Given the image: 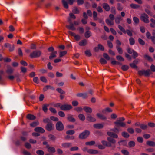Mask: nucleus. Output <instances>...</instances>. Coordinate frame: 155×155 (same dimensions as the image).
Masks as SVG:
<instances>
[{
    "instance_id": "53",
    "label": "nucleus",
    "mask_w": 155,
    "mask_h": 155,
    "mask_svg": "<svg viewBox=\"0 0 155 155\" xmlns=\"http://www.w3.org/2000/svg\"><path fill=\"white\" fill-rule=\"evenodd\" d=\"M121 152L124 155H129V153L128 152L125 150H121Z\"/></svg>"
},
{
    "instance_id": "64",
    "label": "nucleus",
    "mask_w": 155,
    "mask_h": 155,
    "mask_svg": "<svg viewBox=\"0 0 155 155\" xmlns=\"http://www.w3.org/2000/svg\"><path fill=\"white\" fill-rule=\"evenodd\" d=\"M129 133L130 134H133L134 132V130L132 128H129L127 130Z\"/></svg>"
},
{
    "instance_id": "1",
    "label": "nucleus",
    "mask_w": 155,
    "mask_h": 155,
    "mask_svg": "<svg viewBox=\"0 0 155 155\" xmlns=\"http://www.w3.org/2000/svg\"><path fill=\"white\" fill-rule=\"evenodd\" d=\"M125 119L124 117H120L116 121L114 122L115 124L114 128L110 130V131L118 133L121 130L119 127H125L126 126V123L123 121Z\"/></svg>"
},
{
    "instance_id": "5",
    "label": "nucleus",
    "mask_w": 155,
    "mask_h": 155,
    "mask_svg": "<svg viewBox=\"0 0 155 155\" xmlns=\"http://www.w3.org/2000/svg\"><path fill=\"white\" fill-rule=\"evenodd\" d=\"M72 106L70 104H65L61 105L60 107L61 110L64 111L69 110L72 108Z\"/></svg>"
},
{
    "instance_id": "23",
    "label": "nucleus",
    "mask_w": 155,
    "mask_h": 155,
    "mask_svg": "<svg viewBox=\"0 0 155 155\" xmlns=\"http://www.w3.org/2000/svg\"><path fill=\"white\" fill-rule=\"evenodd\" d=\"M92 35L91 32L89 31H86L84 33V36L86 38H88Z\"/></svg>"
},
{
    "instance_id": "22",
    "label": "nucleus",
    "mask_w": 155,
    "mask_h": 155,
    "mask_svg": "<svg viewBox=\"0 0 155 155\" xmlns=\"http://www.w3.org/2000/svg\"><path fill=\"white\" fill-rule=\"evenodd\" d=\"M106 23L109 25L112 26L114 25V23L113 21L107 19L106 20Z\"/></svg>"
},
{
    "instance_id": "19",
    "label": "nucleus",
    "mask_w": 155,
    "mask_h": 155,
    "mask_svg": "<svg viewBox=\"0 0 155 155\" xmlns=\"http://www.w3.org/2000/svg\"><path fill=\"white\" fill-rule=\"evenodd\" d=\"M103 8L106 11H108L110 10L109 5L106 3H104L103 4Z\"/></svg>"
},
{
    "instance_id": "36",
    "label": "nucleus",
    "mask_w": 155,
    "mask_h": 155,
    "mask_svg": "<svg viewBox=\"0 0 155 155\" xmlns=\"http://www.w3.org/2000/svg\"><path fill=\"white\" fill-rule=\"evenodd\" d=\"M27 118L29 120H33L35 119V117L33 115L29 114L27 115Z\"/></svg>"
},
{
    "instance_id": "26",
    "label": "nucleus",
    "mask_w": 155,
    "mask_h": 155,
    "mask_svg": "<svg viewBox=\"0 0 155 155\" xmlns=\"http://www.w3.org/2000/svg\"><path fill=\"white\" fill-rule=\"evenodd\" d=\"M107 140L109 141L108 142L113 144H114L116 143V140L114 139L111 138L110 137H108L107 138Z\"/></svg>"
},
{
    "instance_id": "44",
    "label": "nucleus",
    "mask_w": 155,
    "mask_h": 155,
    "mask_svg": "<svg viewBox=\"0 0 155 155\" xmlns=\"http://www.w3.org/2000/svg\"><path fill=\"white\" fill-rule=\"evenodd\" d=\"M130 7L133 8L137 9L139 7L138 5L132 4L130 5Z\"/></svg>"
},
{
    "instance_id": "60",
    "label": "nucleus",
    "mask_w": 155,
    "mask_h": 155,
    "mask_svg": "<svg viewBox=\"0 0 155 155\" xmlns=\"http://www.w3.org/2000/svg\"><path fill=\"white\" fill-rule=\"evenodd\" d=\"M100 62L102 64H105L107 63L106 61L103 58H101L100 59Z\"/></svg>"
},
{
    "instance_id": "13",
    "label": "nucleus",
    "mask_w": 155,
    "mask_h": 155,
    "mask_svg": "<svg viewBox=\"0 0 155 155\" xmlns=\"http://www.w3.org/2000/svg\"><path fill=\"white\" fill-rule=\"evenodd\" d=\"M96 116L98 118L103 120H105L107 119L106 117L105 116L100 113H97Z\"/></svg>"
},
{
    "instance_id": "31",
    "label": "nucleus",
    "mask_w": 155,
    "mask_h": 155,
    "mask_svg": "<svg viewBox=\"0 0 155 155\" xmlns=\"http://www.w3.org/2000/svg\"><path fill=\"white\" fill-rule=\"evenodd\" d=\"M151 74V72L150 70H147L146 71L144 70V75L145 76H149Z\"/></svg>"
},
{
    "instance_id": "16",
    "label": "nucleus",
    "mask_w": 155,
    "mask_h": 155,
    "mask_svg": "<svg viewBox=\"0 0 155 155\" xmlns=\"http://www.w3.org/2000/svg\"><path fill=\"white\" fill-rule=\"evenodd\" d=\"M83 110L86 113H91L92 111V109L90 107H84Z\"/></svg>"
},
{
    "instance_id": "11",
    "label": "nucleus",
    "mask_w": 155,
    "mask_h": 155,
    "mask_svg": "<svg viewBox=\"0 0 155 155\" xmlns=\"http://www.w3.org/2000/svg\"><path fill=\"white\" fill-rule=\"evenodd\" d=\"M107 134L109 136L114 138H118V135L116 133L111 131H108L107 132Z\"/></svg>"
},
{
    "instance_id": "62",
    "label": "nucleus",
    "mask_w": 155,
    "mask_h": 155,
    "mask_svg": "<svg viewBox=\"0 0 155 155\" xmlns=\"http://www.w3.org/2000/svg\"><path fill=\"white\" fill-rule=\"evenodd\" d=\"M153 36L151 37L152 41L153 44H155V33L153 32Z\"/></svg>"
},
{
    "instance_id": "25",
    "label": "nucleus",
    "mask_w": 155,
    "mask_h": 155,
    "mask_svg": "<svg viewBox=\"0 0 155 155\" xmlns=\"http://www.w3.org/2000/svg\"><path fill=\"white\" fill-rule=\"evenodd\" d=\"M77 96L79 97H82L84 98H85L87 97V94L86 93H78L77 94Z\"/></svg>"
},
{
    "instance_id": "20",
    "label": "nucleus",
    "mask_w": 155,
    "mask_h": 155,
    "mask_svg": "<svg viewBox=\"0 0 155 155\" xmlns=\"http://www.w3.org/2000/svg\"><path fill=\"white\" fill-rule=\"evenodd\" d=\"M94 127L97 129H101L103 127V125L102 124H96L93 125Z\"/></svg>"
},
{
    "instance_id": "49",
    "label": "nucleus",
    "mask_w": 155,
    "mask_h": 155,
    "mask_svg": "<svg viewBox=\"0 0 155 155\" xmlns=\"http://www.w3.org/2000/svg\"><path fill=\"white\" fill-rule=\"evenodd\" d=\"M140 127L143 130H145L147 129V126L144 124H140Z\"/></svg>"
},
{
    "instance_id": "28",
    "label": "nucleus",
    "mask_w": 155,
    "mask_h": 155,
    "mask_svg": "<svg viewBox=\"0 0 155 155\" xmlns=\"http://www.w3.org/2000/svg\"><path fill=\"white\" fill-rule=\"evenodd\" d=\"M49 89L54 90V88L53 87H52L50 85H47L43 88V90L44 91H45Z\"/></svg>"
},
{
    "instance_id": "59",
    "label": "nucleus",
    "mask_w": 155,
    "mask_h": 155,
    "mask_svg": "<svg viewBox=\"0 0 155 155\" xmlns=\"http://www.w3.org/2000/svg\"><path fill=\"white\" fill-rule=\"evenodd\" d=\"M39 124V123L38 122H35L32 123H31L30 125L31 127H35Z\"/></svg>"
},
{
    "instance_id": "18",
    "label": "nucleus",
    "mask_w": 155,
    "mask_h": 155,
    "mask_svg": "<svg viewBox=\"0 0 155 155\" xmlns=\"http://www.w3.org/2000/svg\"><path fill=\"white\" fill-rule=\"evenodd\" d=\"M34 130L35 131L37 132L43 133L45 132V130L41 127H38L35 128Z\"/></svg>"
},
{
    "instance_id": "24",
    "label": "nucleus",
    "mask_w": 155,
    "mask_h": 155,
    "mask_svg": "<svg viewBox=\"0 0 155 155\" xmlns=\"http://www.w3.org/2000/svg\"><path fill=\"white\" fill-rule=\"evenodd\" d=\"M67 119L69 121L71 122H74L75 121V119L72 116L70 115H68Z\"/></svg>"
},
{
    "instance_id": "17",
    "label": "nucleus",
    "mask_w": 155,
    "mask_h": 155,
    "mask_svg": "<svg viewBox=\"0 0 155 155\" xmlns=\"http://www.w3.org/2000/svg\"><path fill=\"white\" fill-rule=\"evenodd\" d=\"M87 44V41L86 39L81 40L79 43V45L80 46H84Z\"/></svg>"
},
{
    "instance_id": "63",
    "label": "nucleus",
    "mask_w": 155,
    "mask_h": 155,
    "mask_svg": "<svg viewBox=\"0 0 155 155\" xmlns=\"http://www.w3.org/2000/svg\"><path fill=\"white\" fill-rule=\"evenodd\" d=\"M133 20L134 22L136 24L138 23L139 22V19L137 17H134L133 18Z\"/></svg>"
},
{
    "instance_id": "27",
    "label": "nucleus",
    "mask_w": 155,
    "mask_h": 155,
    "mask_svg": "<svg viewBox=\"0 0 155 155\" xmlns=\"http://www.w3.org/2000/svg\"><path fill=\"white\" fill-rule=\"evenodd\" d=\"M122 18L120 16L117 17L115 18V21L116 23L119 24L120 21L122 20Z\"/></svg>"
},
{
    "instance_id": "56",
    "label": "nucleus",
    "mask_w": 155,
    "mask_h": 155,
    "mask_svg": "<svg viewBox=\"0 0 155 155\" xmlns=\"http://www.w3.org/2000/svg\"><path fill=\"white\" fill-rule=\"evenodd\" d=\"M129 68V67L127 65H124L122 66L121 69L124 71H126Z\"/></svg>"
},
{
    "instance_id": "12",
    "label": "nucleus",
    "mask_w": 155,
    "mask_h": 155,
    "mask_svg": "<svg viewBox=\"0 0 155 155\" xmlns=\"http://www.w3.org/2000/svg\"><path fill=\"white\" fill-rule=\"evenodd\" d=\"M87 120L88 121L90 122H94L96 121V119L90 115H87Z\"/></svg>"
},
{
    "instance_id": "54",
    "label": "nucleus",
    "mask_w": 155,
    "mask_h": 155,
    "mask_svg": "<svg viewBox=\"0 0 155 155\" xmlns=\"http://www.w3.org/2000/svg\"><path fill=\"white\" fill-rule=\"evenodd\" d=\"M85 53L86 55L88 56H91V53L90 51L89 50H87L85 52Z\"/></svg>"
},
{
    "instance_id": "55",
    "label": "nucleus",
    "mask_w": 155,
    "mask_h": 155,
    "mask_svg": "<svg viewBox=\"0 0 155 155\" xmlns=\"http://www.w3.org/2000/svg\"><path fill=\"white\" fill-rule=\"evenodd\" d=\"M37 153L39 155H43L44 154V152L42 150H39L36 151Z\"/></svg>"
},
{
    "instance_id": "34",
    "label": "nucleus",
    "mask_w": 155,
    "mask_h": 155,
    "mask_svg": "<svg viewBox=\"0 0 155 155\" xmlns=\"http://www.w3.org/2000/svg\"><path fill=\"white\" fill-rule=\"evenodd\" d=\"M62 2L64 7L66 8H68V6L67 2L64 0H62Z\"/></svg>"
},
{
    "instance_id": "14",
    "label": "nucleus",
    "mask_w": 155,
    "mask_h": 155,
    "mask_svg": "<svg viewBox=\"0 0 155 155\" xmlns=\"http://www.w3.org/2000/svg\"><path fill=\"white\" fill-rule=\"evenodd\" d=\"M101 143L105 147H110L111 146V143L104 140L101 141Z\"/></svg>"
},
{
    "instance_id": "52",
    "label": "nucleus",
    "mask_w": 155,
    "mask_h": 155,
    "mask_svg": "<svg viewBox=\"0 0 155 155\" xmlns=\"http://www.w3.org/2000/svg\"><path fill=\"white\" fill-rule=\"evenodd\" d=\"M144 57L146 59L150 61H153L152 58L149 56L147 55H145Z\"/></svg>"
},
{
    "instance_id": "30",
    "label": "nucleus",
    "mask_w": 155,
    "mask_h": 155,
    "mask_svg": "<svg viewBox=\"0 0 155 155\" xmlns=\"http://www.w3.org/2000/svg\"><path fill=\"white\" fill-rule=\"evenodd\" d=\"M79 118L81 121H84L85 120V117L84 115L82 114H80L78 116Z\"/></svg>"
},
{
    "instance_id": "51",
    "label": "nucleus",
    "mask_w": 155,
    "mask_h": 155,
    "mask_svg": "<svg viewBox=\"0 0 155 155\" xmlns=\"http://www.w3.org/2000/svg\"><path fill=\"white\" fill-rule=\"evenodd\" d=\"M48 137L51 140L54 141L55 139V137L52 135H49Z\"/></svg>"
},
{
    "instance_id": "42",
    "label": "nucleus",
    "mask_w": 155,
    "mask_h": 155,
    "mask_svg": "<svg viewBox=\"0 0 155 155\" xmlns=\"http://www.w3.org/2000/svg\"><path fill=\"white\" fill-rule=\"evenodd\" d=\"M56 90L60 94H65V91L60 88H58Z\"/></svg>"
},
{
    "instance_id": "15",
    "label": "nucleus",
    "mask_w": 155,
    "mask_h": 155,
    "mask_svg": "<svg viewBox=\"0 0 155 155\" xmlns=\"http://www.w3.org/2000/svg\"><path fill=\"white\" fill-rule=\"evenodd\" d=\"M87 152L90 154H96L98 153V151L95 150L89 149L87 150Z\"/></svg>"
},
{
    "instance_id": "8",
    "label": "nucleus",
    "mask_w": 155,
    "mask_h": 155,
    "mask_svg": "<svg viewBox=\"0 0 155 155\" xmlns=\"http://www.w3.org/2000/svg\"><path fill=\"white\" fill-rule=\"evenodd\" d=\"M69 33L70 35L74 37L76 40L78 41L81 38V37L79 35H76L75 33L73 32L69 31Z\"/></svg>"
},
{
    "instance_id": "50",
    "label": "nucleus",
    "mask_w": 155,
    "mask_h": 155,
    "mask_svg": "<svg viewBox=\"0 0 155 155\" xmlns=\"http://www.w3.org/2000/svg\"><path fill=\"white\" fill-rule=\"evenodd\" d=\"M58 115L61 117H64L65 116L64 113L63 111H60L58 112Z\"/></svg>"
},
{
    "instance_id": "43",
    "label": "nucleus",
    "mask_w": 155,
    "mask_h": 155,
    "mask_svg": "<svg viewBox=\"0 0 155 155\" xmlns=\"http://www.w3.org/2000/svg\"><path fill=\"white\" fill-rule=\"evenodd\" d=\"M118 28H119V29L124 33L125 34L126 33V31L125 30V29L120 25H118Z\"/></svg>"
},
{
    "instance_id": "48",
    "label": "nucleus",
    "mask_w": 155,
    "mask_h": 155,
    "mask_svg": "<svg viewBox=\"0 0 155 155\" xmlns=\"http://www.w3.org/2000/svg\"><path fill=\"white\" fill-rule=\"evenodd\" d=\"M50 119L54 121H58L59 120V119L57 117L54 116H51L50 118Z\"/></svg>"
},
{
    "instance_id": "58",
    "label": "nucleus",
    "mask_w": 155,
    "mask_h": 155,
    "mask_svg": "<svg viewBox=\"0 0 155 155\" xmlns=\"http://www.w3.org/2000/svg\"><path fill=\"white\" fill-rule=\"evenodd\" d=\"M78 103L77 101L74 100L72 101V104L74 106H76L78 105Z\"/></svg>"
},
{
    "instance_id": "3",
    "label": "nucleus",
    "mask_w": 155,
    "mask_h": 155,
    "mask_svg": "<svg viewBox=\"0 0 155 155\" xmlns=\"http://www.w3.org/2000/svg\"><path fill=\"white\" fill-rule=\"evenodd\" d=\"M41 52L39 50H36L31 53L30 56L31 58H38L41 55Z\"/></svg>"
},
{
    "instance_id": "40",
    "label": "nucleus",
    "mask_w": 155,
    "mask_h": 155,
    "mask_svg": "<svg viewBox=\"0 0 155 155\" xmlns=\"http://www.w3.org/2000/svg\"><path fill=\"white\" fill-rule=\"evenodd\" d=\"M150 21L152 23L150 24V26L152 27H155V20L153 18L150 19Z\"/></svg>"
},
{
    "instance_id": "9",
    "label": "nucleus",
    "mask_w": 155,
    "mask_h": 155,
    "mask_svg": "<svg viewBox=\"0 0 155 155\" xmlns=\"http://www.w3.org/2000/svg\"><path fill=\"white\" fill-rule=\"evenodd\" d=\"M54 125H53L51 123H48L46 126V129L47 130L50 131L52 130L54 127Z\"/></svg>"
},
{
    "instance_id": "10",
    "label": "nucleus",
    "mask_w": 155,
    "mask_h": 155,
    "mask_svg": "<svg viewBox=\"0 0 155 155\" xmlns=\"http://www.w3.org/2000/svg\"><path fill=\"white\" fill-rule=\"evenodd\" d=\"M46 148L47 149L48 151L50 153H54L55 152V150L54 147H50L48 145H47Z\"/></svg>"
},
{
    "instance_id": "35",
    "label": "nucleus",
    "mask_w": 155,
    "mask_h": 155,
    "mask_svg": "<svg viewBox=\"0 0 155 155\" xmlns=\"http://www.w3.org/2000/svg\"><path fill=\"white\" fill-rule=\"evenodd\" d=\"M95 144V142L92 141L89 142H87L85 143V144L86 145L92 146Z\"/></svg>"
},
{
    "instance_id": "6",
    "label": "nucleus",
    "mask_w": 155,
    "mask_h": 155,
    "mask_svg": "<svg viewBox=\"0 0 155 155\" xmlns=\"http://www.w3.org/2000/svg\"><path fill=\"white\" fill-rule=\"evenodd\" d=\"M56 129L59 131H61L64 129V126L63 124L61 121H58L56 124Z\"/></svg>"
},
{
    "instance_id": "4",
    "label": "nucleus",
    "mask_w": 155,
    "mask_h": 155,
    "mask_svg": "<svg viewBox=\"0 0 155 155\" xmlns=\"http://www.w3.org/2000/svg\"><path fill=\"white\" fill-rule=\"evenodd\" d=\"M148 18V16L145 13L141 14L140 17L141 20L142 21H143L144 23H148L149 22Z\"/></svg>"
},
{
    "instance_id": "39",
    "label": "nucleus",
    "mask_w": 155,
    "mask_h": 155,
    "mask_svg": "<svg viewBox=\"0 0 155 155\" xmlns=\"http://www.w3.org/2000/svg\"><path fill=\"white\" fill-rule=\"evenodd\" d=\"M106 111L108 112H112V110L110 108L107 107L105 109L103 110L102 111V112L104 113H105Z\"/></svg>"
},
{
    "instance_id": "45",
    "label": "nucleus",
    "mask_w": 155,
    "mask_h": 155,
    "mask_svg": "<svg viewBox=\"0 0 155 155\" xmlns=\"http://www.w3.org/2000/svg\"><path fill=\"white\" fill-rule=\"evenodd\" d=\"M122 136L125 138H128L129 137V134L127 132H123L122 133Z\"/></svg>"
},
{
    "instance_id": "38",
    "label": "nucleus",
    "mask_w": 155,
    "mask_h": 155,
    "mask_svg": "<svg viewBox=\"0 0 155 155\" xmlns=\"http://www.w3.org/2000/svg\"><path fill=\"white\" fill-rule=\"evenodd\" d=\"M67 53L66 51H60L59 53V57H62L65 55Z\"/></svg>"
},
{
    "instance_id": "41",
    "label": "nucleus",
    "mask_w": 155,
    "mask_h": 155,
    "mask_svg": "<svg viewBox=\"0 0 155 155\" xmlns=\"http://www.w3.org/2000/svg\"><path fill=\"white\" fill-rule=\"evenodd\" d=\"M135 143L133 141H130L128 143V146L130 147H132L135 145Z\"/></svg>"
},
{
    "instance_id": "29",
    "label": "nucleus",
    "mask_w": 155,
    "mask_h": 155,
    "mask_svg": "<svg viewBox=\"0 0 155 155\" xmlns=\"http://www.w3.org/2000/svg\"><path fill=\"white\" fill-rule=\"evenodd\" d=\"M62 146L64 147L68 148L71 146V144L69 143H62Z\"/></svg>"
},
{
    "instance_id": "33",
    "label": "nucleus",
    "mask_w": 155,
    "mask_h": 155,
    "mask_svg": "<svg viewBox=\"0 0 155 155\" xmlns=\"http://www.w3.org/2000/svg\"><path fill=\"white\" fill-rule=\"evenodd\" d=\"M147 144L150 146H155V143L154 142L148 141L147 142Z\"/></svg>"
},
{
    "instance_id": "7",
    "label": "nucleus",
    "mask_w": 155,
    "mask_h": 155,
    "mask_svg": "<svg viewBox=\"0 0 155 155\" xmlns=\"http://www.w3.org/2000/svg\"><path fill=\"white\" fill-rule=\"evenodd\" d=\"M68 21L69 22L70 25H67L66 26L67 28L71 30H75L76 28L73 25L71 21L69 18H68Z\"/></svg>"
},
{
    "instance_id": "46",
    "label": "nucleus",
    "mask_w": 155,
    "mask_h": 155,
    "mask_svg": "<svg viewBox=\"0 0 155 155\" xmlns=\"http://www.w3.org/2000/svg\"><path fill=\"white\" fill-rule=\"evenodd\" d=\"M93 17L94 19L95 20H97V14L95 11H94L93 12Z\"/></svg>"
},
{
    "instance_id": "57",
    "label": "nucleus",
    "mask_w": 155,
    "mask_h": 155,
    "mask_svg": "<svg viewBox=\"0 0 155 155\" xmlns=\"http://www.w3.org/2000/svg\"><path fill=\"white\" fill-rule=\"evenodd\" d=\"M97 48H98L99 49L102 51H104V49L103 46L100 44H99L98 45V47L95 48L96 50V49Z\"/></svg>"
},
{
    "instance_id": "2",
    "label": "nucleus",
    "mask_w": 155,
    "mask_h": 155,
    "mask_svg": "<svg viewBox=\"0 0 155 155\" xmlns=\"http://www.w3.org/2000/svg\"><path fill=\"white\" fill-rule=\"evenodd\" d=\"M90 134V132L89 131L85 130L80 134L79 138L81 139H86L88 137Z\"/></svg>"
},
{
    "instance_id": "47",
    "label": "nucleus",
    "mask_w": 155,
    "mask_h": 155,
    "mask_svg": "<svg viewBox=\"0 0 155 155\" xmlns=\"http://www.w3.org/2000/svg\"><path fill=\"white\" fill-rule=\"evenodd\" d=\"M130 43V45H132L134 44L135 43V41L133 38H130L129 39Z\"/></svg>"
},
{
    "instance_id": "37",
    "label": "nucleus",
    "mask_w": 155,
    "mask_h": 155,
    "mask_svg": "<svg viewBox=\"0 0 155 155\" xmlns=\"http://www.w3.org/2000/svg\"><path fill=\"white\" fill-rule=\"evenodd\" d=\"M48 106V104H44L43 106L42 109L43 111L45 112H47L48 110L47 107Z\"/></svg>"
},
{
    "instance_id": "32",
    "label": "nucleus",
    "mask_w": 155,
    "mask_h": 155,
    "mask_svg": "<svg viewBox=\"0 0 155 155\" xmlns=\"http://www.w3.org/2000/svg\"><path fill=\"white\" fill-rule=\"evenodd\" d=\"M72 12L74 14H78L79 13V10L76 7H74L73 8Z\"/></svg>"
},
{
    "instance_id": "21",
    "label": "nucleus",
    "mask_w": 155,
    "mask_h": 155,
    "mask_svg": "<svg viewBox=\"0 0 155 155\" xmlns=\"http://www.w3.org/2000/svg\"><path fill=\"white\" fill-rule=\"evenodd\" d=\"M57 53V51H53L51 54V55L49 57L50 59H52L53 58H55L56 57V54Z\"/></svg>"
},
{
    "instance_id": "61",
    "label": "nucleus",
    "mask_w": 155,
    "mask_h": 155,
    "mask_svg": "<svg viewBox=\"0 0 155 155\" xmlns=\"http://www.w3.org/2000/svg\"><path fill=\"white\" fill-rule=\"evenodd\" d=\"M40 79L42 81L46 83L47 81L46 78L44 76L41 77L40 78Z\"/></svg>"
}]
</instances>
